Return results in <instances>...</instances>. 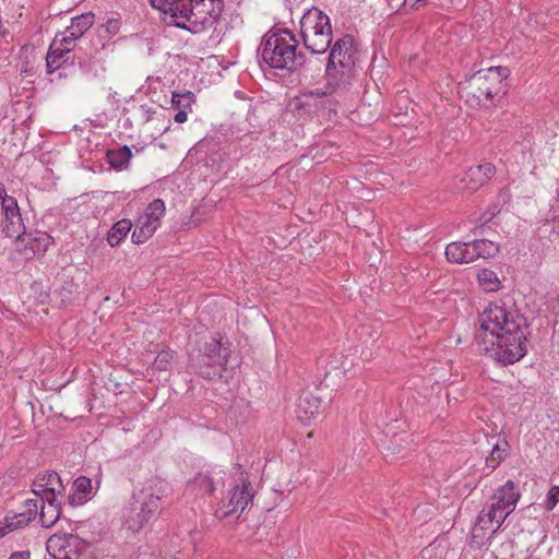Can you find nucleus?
<instances>
[{
    "mask_svg": "<svg viewBox=\"0 0 559 559\" xmlns=\"http://www.w3.org/2000/svg\"><path fill=\"white\" fill-rule=\"evenodd\" d=\"M479 330L475 341L479 348L488 352L503 366L519 361L526 354L528 324L514 305L490 304L478 318Z\"/></svg>",
    "mask_w": 559,
    "mask_h": 559,
    "instance_id": "obj_1",
    "label": "nucleus"
},
{
    "mask_svg": "<svg viewBox=\"0 0 559 559\" xmlns=\"http://www.w3.org/2000/svg\"><path fill=\"white\" fill-rule=\"evenodd\" d=\"M356 49L353 37L344 35L333 44L325 69L328 90L343 92L349 88L356 75Z\"/></svg>",
    "mask_w": 559,
    "mask_h": 559,
    "instance_id": "obj_2",
    "label": "nucleus"
},
{
    "mask_svg": "<svg viewBox=\"0 0 559 559\" xmlns=\"http://www.w3.org/2000/svg\"><path fill=\"white\" fill-rule=\"evenodd\" d=\"M298 40L288 29H280L263 37L261 58L270 68L294 71L305 62L297 52Z\"/></svg>",
    "mask_w": 559,
    "mask_h": 559,
    "instance_id": "obj_3",
    "label": "nucleus"
},
{
    "mask_svg": "<svg viewBox=\"0 0 559 559\" xmlns=\"http://www.w3.org/2000/svg\"><path fill=\"white\" fill-rule=\"evenodd\" d=\"M521 497L519 489L512 480H507L504 485L498 487L488 498V501L477 516L476 525L481 530H488L496 526V532L504 520L515 510Z\"/></svg>",
    "mask_w": 559,
    "mask_h": 559,
    "instance_id": "obj_4",
    "label": "nucleus"
},
{
    "mask_svg": "<svg viewBox=\"0 0 559 559\" xmlns=\"http://www.w3.org/2000/svg\"><path fill=\"white\" fill-rule=\"evenodd\" d=\"M160 511V495L147 486L134 492L123 513V522L128 530L139 532Z\"/></svg>",
    "mask_w": 559,
    "mask_h": 559,
    "instance_id": "obj_5",
    "label": "nucleus"
},
{
    "mask_svg": "<svg viewBox=\"0 0 559 559\" xmlns=\"http://www.w3.org/2000/svg\"><path fill=\"white\" fill-rule=\"evenodd\" d=\"M305 47L314 55L324 53L332 43L330 17L318 8L309 9L300 20Z\"/></svg>",
    "mask_w": 559,
    "mask_h": 559,
    "instance_id": "obj_6",
    "label": "nucleus"
},
{
    "mask_svg": "<svg viewBox=\"0 0 559 559\" xmlns=\"http://www.w3.org/2000/svg\"><path fill=\"white\" fill-rule=\"evenodd\" d=\"M223 11V0L191 1L179 28L199 34L212 28Z\"/></svg>",
    "mask_w": 559,
    "mask_h": 559,
    "instance_id": "obj_7",
    "label": "nucleus"
},
{
    "mask_svg": "<svg viewBox=\"0 0 559 559\" xmlns=\"http://www.w3.org/2000/svg\"><path fill=\"white\" fill-rule=\"evenodd\" d=\"M509 73V69L504 67H491L487 70L477 71L469 82L471 87L474 90L473 96L479 102L502 97L506 94L507 87L504 80Z\"/></svg>",
    "mask_w": 559,
    "mask_h": 559,
    "instance_id": "obj_8",
    "label": "nucleus"
},
{
    "mask_svg": "<svg viewBox=\"0 0 559 559\" xmlns=\"http://www.w3.org/2000/svg\"><path fill=\"white\" fill-rule=\"evenodd\" d=\"M498 252V247L490 240L478 239L469 242L454 241L447 246L445 257L452 263H472L477 259H488Z\"/></svg>",
    "mask_w": 559,
    "mask_h": 559,
    "instance_id": "obj_9",
    "label": "nucleus"
},
{
    "mask_svg": "<svg viewBox=\"0 0 559 559\" xmlns=\"http://www.w3.org/2000/svg\"><path fill=\"white\" fill-rule=\"evenodd\" d=\"M166 206L163 200H153L144 213L136 222L131 239L134 243L141 245L148 240L160 225V219L165 215Z\"/></svg>",
    "mask_w": 559,
    "mask_h": 559,
    "instance_id": "obj_10",
    "label": "nucleus"
},
{
    "mask_svg": "<svg viewBox=\"0 0 559 559\" xmlns=\"http://www.w3.org/2000/svg\"><path fill=\"white\" fill-rule=\"evenodd\" d=\"M46 549L55 559H83L86 544L73 534H55L48 538Z\"/></svg>",
    "mask_w": 559,
    "mask_h": 559,
    "instance_id": "obj_11",
    "label": "nucleus"
},
{
    "mask_svg": "<svg viewBox=\"0 0 559 559\" xmlns=\"http://www.w3.org/2000/svg\"><path fill=\"white\" fill-rule=\"evenodd\" d=\"M223 350L225 352L226 349L222 347L221 341L216 337H210V340L204 343L203 348L200 349V354L197 357L191 356V366L201 376L210 378L211 372L203 370V367L207 368L225 364L227 361V354L222 355Z\"/></svg>",
    "mask_w": 559,
    "mask_h": 559,
    "instance_id": "obj_12",
    "label": "nucleus"
},
{
    "mask_svg": "<svg viewBox=\"0 0 559 559\" xmlns=\"http://www.w3.org/2000/svg\"><path fill=\"white\" fill-rule=\"evenodd\" d=\"M95 23V14L93 12H85L71 19L70 25L64 31L56 34L55 38L59 39V44H63V47L74 50L76 41L83 37V35L93 26Z\"/></svg>",
    "mask_w": 559,
    "mask_h": 559,
    "instance_id": "obj_13",
    "label": "nucleus"
},
{
    "mask_svg": "<svg viewBox=\"0 0 559 559\" xmlns=\"http://www.w3.org/2000/svg\"><path fill=\"white\" fill-rule=\"evenodd\" d=\"M2 231L9 238L20 239L24 234L25 226L21 216L17 200L14 197L3 198L1 203Z\"/></svg>",
    "mask_w": 559,
    "mask_h": 559,
    "instance_id": "obj_14",
    "label": "nucleus"
},
{
    "mask_svg": "<svg viewBox=\"0 0 559 559\" xmlns=\"http://www.w3.org/2000/svg\"><path fill=\"white\" fill-rule=\"evenodd\" d=\"M253 501L252 485L249 480L241 479L240 484H237L229 491L228 502L223 504V508L218 511L219 518H227L234 513H241Z\"/></svg>",
    "mask_w": 559,
    "mask_h": 559,
    "instance_id": "obj_15",
    "label": "nucleus"
},
{
    "mask_svg": "<svg viewBox=\"0 0 559 559\" xmlns=\"http://www.w3.org/2000/svg\"><path fill=\"white\" fill-rule=\"evenodd\" d=\"M38 513V500L27 499L24 510L20 513L8 514L0 521V538L13 531L27 526Z\"/></svg>",
    "mask_w": 559,
    "mask_h": 559,
    "instance_id": "obj_16",
    "label": "nucleus"
},
{
    "mask_svg": "<svg viewBox=\"0 0 559 559\" xmlns=\"http://www.w3.org/2000/svg\"><path fill=\"white\" fill-rule=\"evenodd\" d=\"M32 491L39 499L57 498L64 491L63 483L56 472H46L36 477L33 483Z\"/></svg>",
    "mask_w": 559,
    "mask_h": 559,
    "instance_id": "obj_17",
    "label": "nucleus"
},
{
    "mask_svg": "<svg viewBox=\"0 0 559 559\" xmlns=\"http://www.w3.org/2000/svg\"><path fill=\"white\" fill-rule=\"evenodd\" d=\"M496 173V167L491 163H484L468 167L461 178L462 189L471 192L478 190Z\"/></svg>",
    "mask_w": 559,
    "mask_h": 559,
    "instance_id": "obj_18",
    "label": "nucleus"
},
{
    "mask_svg": "<svg viewBox=\"0 0 559 559\" xmlns=\"http://www.w3.org/2000/svg\"><path fill=\"white\" fill-rule=\"evenodd\" d=\"M19 240L24 243L23 254L26 259L44 254L52 242L51 237L43 231L28 235L24 233Z\"/></svg>",
    "mask_w": 559,
    "mask_h": 559,
    "instance_id": "obj_19",
    "label": "nucleus"
},
{
    "mask_svg": "<svg viewBox=\"0 0 559 559\" xmlns=\"http://www.w3.org/2000/svg\"><path fill=\"white\" fill-rule=\"evenodd\" d=\"M121 22L118 19H108L106 23L96 28V41L93 43L95 55L104 50L115 35L120 31Z\"/></svg>",
    "mask_w": 559,
    "mask_h": 559,
    "instance_id": "obj_20",
    "label": "nucleus"
},
{
    "mask_svg": "<svg viewBox=\"0 0 559 559\" xmlns=\"http://www.w3.org/2000/svg\"><path fill=\"white\" fill-rule=\"evenodd\" d=\"M39 522L43 527L50 528L60 519L62 510L58 497L40 499Z\"/></svg>",
    "mask_w": 559,
    "mask_h": 559,
    "instance_id": "obj_21",
    "label": "nucleus"
},
{
    "mask_svg": "<svg viewBox=\"0 0 559 559\" xmlns=\"http://www.w3.org/2000/svg\"><path fill=\"white\" fill-rule=\"evenodd\" d=\"M59 39L53 38L49 46L46 56L47 72L52 73L68 60V55L72 51L70 48L63 47V44L58 45Z\"/></svg>",
    "mask_w": 559,
    "mask_h": 559,
    "instance_id": "obj_22",
    "label": "nucleus"
},
{
    "mask_svg": "<svg viewBox=\"0 0 559 559\" xmlns=\"http://www.w3.org/2000/svg\"><path fill=\"white\" fill-rule=\"evenodd\" d=\"M321 412V400L312 394L300 397L297 406V416L300 421L308 424Z\"/></svg>",
    "mask_w": 559,
    "mask_h": 559,
    "instance_id": "obj_23",
    "label": "nucleus"
},
{
    "mask_svg": "<svg viewBox=\"0 0 559 559\" xmlns=\"http://www.w3.org/2000/svg\"><path fill=\"white\" fill-rule=\"evenodd\" d=\"M108 164L116 170L127 169L132 157L131 148L128 145L121 146L116 150H108L107 154Z\"/></svg>",
    "mask_w": 559,
    "mask_h": 559,
    "instance_id": "obj_24",
    "label": "nucleus"
},
{
    "mask_svg": "<svg viewBox=\"0 0 559 559\" xmlns=\"http://www.w3.org/2000/svg\"><path fill=\"white\" fill-rule=\"evenodd\" d=\"M131 228L132 222L130 219L123 218L118 221L107 234L108 243L111 247L118 246L127 237Z\"/></svg>",
    "mask_w": 559,
    "mask_h": 559,
    "instance_id": "obj_25",
    "label": "nucleus"
},
{
    "mask_svg": "<svg viewBox=\"0 0 559 559\" xmlns=\"http://www.w3.org/2000/svg\"><path fill=\"white\" fill-rule=\"evenodd\" d=\"M479 286L486 292H496L499 289L500 281L493 271L484 269L477 274Z\"/></svg>",
    "mask_w": 559,
    "mask_h": 559,
    "instance_id": "obj_26",
    "label": "nucleus"
},
{
    "mask_svg": "<svg viewBox=\"0 0 559 559\" xmlns=\"http://www.w3.org/2000/svg\"><path fill=\"white\" fill-rule=\"evenodd\" d=\"M194 103V94L191 92L173 93L171 106L177 110H191Z\"/></svg>",
    "mask_w": 559,
    "mask_h": 559,
    "instance_id": "obj_27",
    "label": "nucleus"
},
{
    "mask_svg": "<svg viewBox=\"0 0 559 559\" xmlns=\"http://www.w3.org/2000/svg\"><path fill=\"white\" fill-rule=\"evenodd\" d=\"M175 359V353L170 349L162 350L155 357L153 361V368L159 371H167L171 368Z\"/></svg>",
    "mask_w": 559,
    "mask_h": 559,
    "instance_id": "obj_28",
    "label": "nucleus"
},
{
    "mask_svg": "<svg viewBox=\"0 0 559 559\" xmlns=\"http://www.w3.org/2000/svg\"><path fill=\"white\" fill-rule=\"evenodd\" d=\"M191 485L201 493H212L215 490L213 480L206 474H199Z\"/></svg>",
    "mask_w": 559,
    "mask_h": 559,
    "instance_id": "obj_29",
    "label": "nucleus"
},
{
    "mask_svg": "<svg viewBox=\"0 0 559 559\" xmlns=\"http://www.w3.org/2000/svg\"><path fill=\"white\" fill-rule=\"evenodd\" d=\"M73 489L78 490L79 493L84 495L85 499H87V496L92 490V480L85 476H80L74 480Z\"/></svg>",
    "mask_w": 559,
    "mask_h": 559,
    "instance_id": "obj_30",
    "label": "nucleus"
},
{
    "mask_svg": "<svg viewBox=\"0 0 559 559\" xmlns=\"http://www.w3.org/2000/svg\"><path fill=\"white\" fill-rule=\"evenodd\" d=\"M558 502H559V486H554L549 489L546 500H545L546 510H548V511L554 510Z\"/></svg>",
    "mask_w": 559,
    "mask_h": 559,
    "instance_id": "obj_31",
    "label": "nucleus"
},
{
    "mask_svg": "<svg viewBox=\"0 0 559 559\" xmlns=\"http://www.w3.org/2000/svg\"><path fill=\"white\" fill-rule=\"evenodd\" d=\"M502 461V455L500 453V450L498 445H495L491 452L490 457L486 459V465L490 467L491 469H495L500 462Z\"/></svg>",
    "mask_w": 559,
    "mask_h": 559,
    "instance_id": "obj_32",
    "label": "nucleus"
},
{
    "mask_svg": "<svg viewBox=\"0 0 559 559\" xmlns=\"http://www.w3.org/2000/svg\"><path fill=\"white\" fill-rule=\"evenodd\" d=\"M500 212V209L498 205H491L488 207V210L481 215L480 217V225L484 226L488 223H490L493 217Z\"/></svg>",
    "mask_w": 559,
    "mask_h": 559,
    "instance_id": "obj_33",
    "label": "nucleus"
},
{
    "mask_svg": "<svg viewBox=\"0 0 559 559\" xmlns=\"http://www.w3.org/2000/svg\"><path fill=\"white\" fill-rule=\"evenodd\" d=\"M68 499H69V503L71 506H80L86 501L85 496L79 493V491L75 489H74L73 493L69 495Z\"/></svg>",
    "mask_w": 559,
    "mask_h": 559,
    "instance_id": "obj_34",
    "label": "nucleus"
},
{
    "mask_svg": "<svg viewBox=\"0 0 559 559\" xmlns=\"http://www.w3.org/2000/svg\"><path fill=\"white\" fill-rule=\"evenodd\" d=\"M141 111L145 122L151 121L153 119V115L155 114V111H153L152 108L147 106H141Z\"/></svg>",
    "mask_w": 559,
    "mask_h": 559,
    "instance_id": "obj_35",
    "label": "nucleus"
},
{
    "mask_svg": "<svg viewBox=\"0 0 559 559\" xmlns=\"http://www.w3.org/2000/svg\"><path fill=\"white\" fill-rule=\"evenodd\" d=\"M190 110H178L177 114L175 115L174 117V120L177 122V123H183L187 121L188 119V112Z\"/></svg>",
    "mask_w": 559,
    "mask_h": 559,
    "instance_id": "obj_36",
    "label": "nucleus"
},
{
    "mask_svg": "<svg viewBox=\"0 0 559 559\" xmlns=\"http://www.w3.org/2000/svg\"><path fill=\"white\" fill-rule=\"evenodd\" d=\"M9 559H29V552L28 551L14 552L10 556Z\"/></svg>",
    "mask_w": 559,
    "mask_h": 559,
    "instance_id": "obj_37",
    "label": "nucleus"
},
{
    "mask_svg": "<svg viewBox=\"0 0 559 559\" xmlns=\"http://www.w3.org/2000/svg\"><path fill=\"white\" fill-rule=\"evenodd\" d=\"M334 92H330L328 90V82L325 83V86H324V91L322 90H316L314 92H311L312 95H317V96H323V95H326V94H333Z\"/></svg>",
    "mask_w": 559,
    "mask_h": 559,
    "instance_id": "obj_38",
    "label": "nucleus"
},
{
    "mask_svg": "<svg viewBox=\"0 0 559 559\" xmlns=\"http://www.w3.org/2000/svg\"><path fill=\"white\" fill-rule=\"evenodd\" d=\"M11 195H9L7 193V189L4 187L3 183L0 182V200H1V203L3 202V198H10Z\"/></svg>",
    "mask_w": 559,
    "mask_h": 559,
    "instance_id": "obj_39",
    "label": "nucleus"
},
{
    "mask_svg": "<svg viewBox=\"0 0 559 559\" xmlns=\"http://www.w3.org/2000/svg\"><path fill=\"white\" fill-rule=\"evenodd\" d=\"M80 67H81L82 69H84V67H85V62L80 61Z\"/></svg>",
    "mask_w": 559,
    "mask_h": 559,
    "instance_id": "obj_40",
    "label": "nucleus"
}]
</instances>
